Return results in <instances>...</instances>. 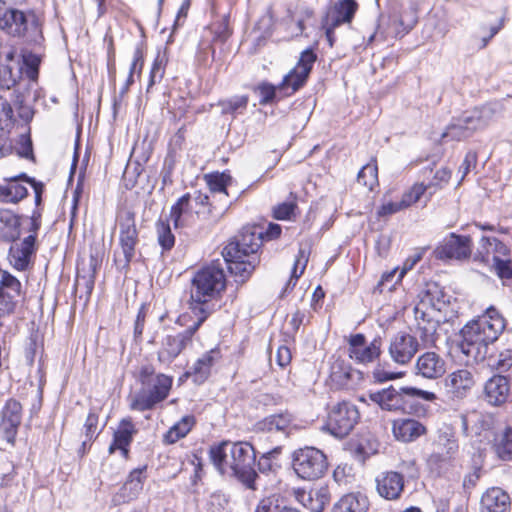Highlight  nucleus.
Segmentation results:
<instances>
[{"mask_svg": "<svg viewBox=\"0 0 512 512\" xmlns=\"http://www.w3.org/2000/svg\"><path fill=\"white\" fill-rule=\"evenodd\" d=\"M504 329V318L494 307H489L483 315L461 329L459 349L468 360L482 361L487 355L488 345L496 341Z\"/></svg>", "mask_w": 512, "mask_h": 512, "instance_id": "obj_1", "label": "nucleus"}, {"mask_svg": "<svg viewBox=\"0 0 512 512\" xmlns=\"http://www.w3.org/2000/svg\"><path fill=\"white\" fill-rule=\"evenodd\" d=\"M225 288L226 276L219 260L198 270L192 278L189 300V309L194 317L204 323L214 312V304L211 302L217 299Z\"/></svg>", "mask_w": 512, "mask_h": 512, "instance_id": "obj_2", "label": "nucleus"}, {"mask_svg": "<svg viewBox=\"0 0 512 512\" xmlns=\"http://www.w3.org/2000/svg\"><path fill=\"white\" fill-rule=\"evenodd\" d=\"M263 237L264 232L261 228L243 227L236 240L223 249L224 262L228 264V269L237 282L244 283L249 279L259 264L257 252Z\"/></svg>", "mask_w": 512, "mask_h": 512, "instance_id": "obj_3", "label": "nucleus"}, {"mask_svg": "<svg viewBox=\"0 0 512 512\" xmlns=\"http://www.w3.org/2000/svg\"><path fill=\"white\" fill-rule=\"evenodd\" d=\"M369 397L383 410L403 412L413 411L415 409V400L421 399L433 402L437 399V395L434 392L412 386H402L399 388L390 386L381 391L370 393Z\"/></svg>", "mask_w": 512, "mask_h": 512, "instance_id": "obj_4", "label": "nucleus"}, {"mask_svg": "<svg viewBox=\"0 0 512 512\" xmlns=\"http://www.w3.org/2000/svg\"><path fill=\"white\" fill-rule=\"evenodd\" d=\"M231 475L236 477L248 489L258 490L265 486L262 476L255 469L256 454L254 447L245 441L235 442Z\"/></svg>", "mask_w": 512, "mask_h": 512, "instance_id": "obj_5", "label": "nucleus"}, {"mask_svg": "<svg viewBox=\"0 0 512 512\" xmlns=\"http://www.w3.org/2000/svg\"><path fill=\"white\" fill-rule=\"evenodd\" d=\"M292 467L296 475L303 480H317L328 469L326 455L315 447H304L294 451Z\"/></svg>", "mask_w": 512, "mask_h": 512, "instance_id": "obj_6", "label": "nucleus"}, {"mask_svg": "<svg viewBox=\"0 0 512 512\" xmlns=\"http://www.w3.org/2000/svg\"><path fill=\"white\" fill-rule=\"evenodd\" d=\"M358 8L356 0H338L327 9L321 19V29L330 47L336 41L335 30L342 25H350Z\"/></svg>", "mask_w": 512, "mask_h": 512, "instance_id": "obj_7", "label": "nucleus"}, {"mask_svg": "<svg viewBox=\"0 0 512 512\" xmlns=\"http://www.w3.org/2000/svg\"><path fill=\"white\" fill-rule=\"evenodd\" d=\"M173 378L159 373L150 383L143 385L131 401V409L146 411L152 409L156 404L164 401L171 390Z\"/></svg>", "mask_w": 512, "mask_h": 512, "instance_id": "obj_8", "label": "nucleus"}, {"mask_svg": "<svg viewBox=\"0 0 512 512\" xmlns=\"http://www.w3.org/2000/svg\"><path fill=\"white\" fill-rule=\"evenodd\" d=\"M357 407L349 401H341L333 405L325 429L336 438L347 436L359 420Z\"/></svg>", "mask_w": 512, "mask_h": 512, "instance_id": "obj_9", "label": "nucleus"}, {"mask_svg": "<svg viewBox=\"0 0 512 512\" xmlns=\"http://www.w3.org/2000/svg\"><path fill=\"white\" fill-rule=\"evenodd\" d=\"M203 324L196 319L194 323L176 335H166L161 341V347L158 350L159 362L169 365L174 359L192 342V337Z\"/></svg>", "mask_w": 512, "mask_h": 512, "instance_id": "obj_10", "label": "nucleus"}, {"mask_svg": "<svg viewBox=\"0 0 512 512\" xmlns=\"http://www.w3.org/2000/svg\"><path fill=\"white\" fill-rule=\"evenodd\" d=\"M119 243L124 256L123 268H127L135 256L138 243V231L135 224V215L131 211H123L118 216Z\"/></svg>", "mask_w": 512, "mask_h": 512, "instance_id": "obj_11", "label": "nucleus"}, {"mask_svg": "<svg viewBox=\"0 0 512 512\" xmlns=\"http://www.w3.org/2000/svg\"><path fill=\"white\" fill-rule=\"evenodd\" d=\"M316 59L317 56L311 49L303 51L297 65L283 78L278 90L286 94L296 92L305 84Z\"/></svg>", "mask_w": 512, "mask_h": 512, "instance_id": "obj_12", "label": "nucleus"}, {"mask_svg": "<svg viewBox=\"0 0 512 512\" xmlns=\"http://www.w3.org/2000/svg\"><path fill=\"white\" fill-rule=\"evenodd\" d=\"M472 252V241L469 236L451 233L436 248L438 259H468Z\"/></svg>", "mask_w": 512, "mask_h": 512, "instance_id": "obj_13", "label": "nucleus"}, {"mask_svg": "<svg viewBox=\"0 0 512 512\" xmlns=\"http://www.w3.org/2000/svg\"><path fill=\"white\" fill-rule=\"evenodd\" d=\"M348 353L351 359L358 363L367 364L375 361L381 355V339L375 338L366 345V338L358 333L351 335L348 340Z\"/></svg>", "mask_w": 512, "mask_h": 512, "instance_id": "obj_14", "label": "nucleus"}, {"mask_svg": "<svg viewBox=\"0 0 512 512\" xmlns=\"http://www.w3.org/2000/svg\"><path fill=\"white\" fill-rule=\"evenodd\" d=\"M22 420V405L15 399L6 401L0 412V433L9 443L14 444Z\"/></svg>", "mask_w": 512, "mask_h": 512, "instance_id": "obj_15", "label": "nucleus"}, {"mask_svg": "<svg viewBox=\"0 0 512 512\" xmlns=\"http://www.w3.org/2000/svg\"><path fill=\"white\" fill-rule=\"evenodd\" d=\"M419 349V343L416 337L406 332L395 334L389 345V355L391 359L400 365L408 364Z\"/></svg>", "mask_w": 512, "mask_h": 512, "instance_id": "obj_16", "label": "nucleus"}, {"mask_svg": "<svg viewBox=\"0 0 512 512\" xmlns=\"http://www.w3.org/2000/svg\"><path fill=\"white\" fill-rule=\"evenodd\" d=\"M475 376L466 368L448 374L444 379V387L452 399L465 398L475 385Z\"/></svg>", "mask_w": 512, "mask_h": 512, "instance_id": "obj_17", "label": "nucleus"}, {"mask_svg": "<svg viewBox=\"0 0 512 512\" xmlns=\"http://www.w3.org/2000/svg\"><path fill=\"white\" fill-rule=\"evenodd\" d=\"M193 203L197 217L209 223H217L223 217L227 206V201H219L201 192L194 194Z\"/></svg>", "mask_w": 512, "mask_h": 512, "instance_id": "obj_18", "label": "nucleus"}, {"mask_svg": "<svg viewBox=\"0 0 512 512\" xmlns=\"http://www.w3.org/2000/svg\"><path fill=\"white\" fill-rule=\"evenodd\" d=\"M424 306L425 303L422 302L414 308L416 332L424 346H435L439 338V321L434 320L430 313L423 309Z\"/></svg>", "mask_w": 512, "mask_h": 512, "instance_id": "obj_19", "label": "nucleus"}, {"mask_svg": "<svg viewBox=\"0 0 512 512\" xmlns=\"http://www.w3.org/2000/svg\"><path fill=\"white\" fill-rule=\"evenodd\" d=\"M20 290V281L8 272H3L0 279V319L14 311Z\"/></svg>", "mask_w": 512, "mask_h": 512, "instance_id": "obj_20", "label": "nucleus"}, {"mask_svg": "<svg viewBox=\"0 0 512 512\" xmlns=\"http://www.w3.org/2000/svg\"><path fill=\"white\" fill-rule=\"evenodd\" d=\"M446 373L445 360L435 352H425L415 363V374L428 380H436Z\"/></svg>", "mask_w": 512, "mask_h": 512, "instance_id": "obj_21", "label": "nucleus"}, {"mask_svg": "<svg viewBox=\"0 0 512 512\" xmlns=\"http://www.w3.org/2000/svg\"><path fill=\"white\" fill-rule=\"evenodd\" d=\"M378 494L386 500H397L404 489V476L396 471H385L375 478Z\"/></svg>", "mask_w": 512, "mask_h": 512, "instance_id": "obj_22", "label": "nucleus"}, {"mask_svg": "<svg viewBox=\"0 0 512 512\" xmlns=\"http://www.w3.org/2000/svg\"><path fill=\"white\" fill-rule=\"evenodd\" d=\"M22 77V67L15 52L9 50L0 54V89L13 88Z\"/></svg>", "mask_w": 512, "mask_h": 512, "instance_id": "obj_23", "label": "nucleus"}, {"mask_svg": "<svg viewBox=\"0 0 512 512\" xmlns=\"http://www.w3.org/2000/svg\"><path fill=\"white\" fill-rule=\"evenodd\" d=\"M295 500L311 512H322L330 502V492L327 486H320L306 491L301 488L293 490Z\"/></svg>", "mask_w": 512, "mask_h": 512, "instance_id": "obj_24", "label": "nucleus"}, {"mask_svg": "<svg viewBox=\"0 0 512 512\" xmlns=\"http://www.w3.org/2000/svg\"><path fill=\"white\" fill-rule=\"evenodd\" d=\"M461 430L465 436H480L493 427L494 418L490 414L472 410L460 415Z\"/></svg>", "mask_w": 512, "mask_h": 512, "instance_id": "obj_25", "label": "nucleus"}, {"mask_svg": "<svg viewBox=\"0 0 512 512\" xmlns=\"http://www.w3.org/2000/svg\"><path fill=\"white\" fill-rule=\"evenodd\" d=\"M498 105L489 103L472 111L465 112L460 118L471 135L480 129L485 128L498 112Z\"/></svg>", "mask_w": 512, "mask_h": 512, "instance_id": "obj_26", "label": "nucleus"}, {"mask_svg": "<svg viewBox=\"0 0 512 512\" xmlns=\"http://www.w3.org/2000/svg\"><path fill=\"white\" fill-rule=\"evenodd\" d=\"M510 495L500 487L488 488L480 499V512H510Z\"/></svg>", "mask_w": 512, "mask_h": 512, "instance_id": "obj_27", "label": "nucleus"}, {"mask_svg": "<svg viewBox=\"0 0 512 512\" xmlns=\"http://www.w3.org/2000/svg\"><path fill=\"white\" fill-rule=\"evenodd\" d=\"M0 28L12 36H22L27 30V17L14 6H0Z\"/></svg>", "mask_w": 512, "mask_h": 512, "instance_id": "obj_28", "label": "nucleus"}, {"mask_svg": "<svg viewBox=\"0 0 512 512\" xmlns=\"http://www.w3.org/2000/svg\"><path fill=\"white\" fill-rule=\"evenodd\" d=\"M510 384L506 376L494 375L484 386V399L492 406H501L508 400Z\"/></svg>", "mask_w": 512, "mask_h": 512, "instance_id": "obj_29", "label": "nucleus"}, {"mask_svg": "<svg viewBox=\"0 0 512 512\" xmlns=\"http://www.w3.org/2000/svg\"><path fill=\"white\" fill-rule=\"evenodd\" d=\"M35 252V235L25 237L21 242H15L10 246L9 261L11 265L20 271L25 270Z\"/></svg>", "mask_w": 512, "mask_h": 512, "instance_id": "obj_30", "label": "nucleus"}, {"mask_svg": "<svg viewBox=\"0 0 512 512\" xmlns=\"http://www.w3.org/2000/svg\"><path fill=\"white\" fill-rule=\"evenodd\" d=\"M426 427L416 419L400 418L392 423V432L399 441L409 443L426 433Z\"/></svg>", "mask_w": 512, "mask_h": 512, "instance_id": "obj_31", "label": "nucleus"}, {"mask_svg": "<svg viewBox=\"0 0 512 512\" xmlns=\"http://www.w3.org/2000/svg\"><path fill=\"white\" fill-rule=\"evenodd\" d=\"M235 442L223 441L218 445L211 446L209 449V458L222 475H231V467L233 461V449Z\"/></svg>", "mask_w": 512, "mask_h": 512, "instance_id": "obj_32", "label": "nucleus"}, {"mask_svg": "<svg viewBox=\"0 0 512 512\" xmlns=\"http://www.w3.org/2000/svg\"><path fill=\"white\" fill-rule=\"evenodd\" d=\"M193 210L195 204L193 197L190 194H185L175 205L172 206L170 212V220L173 222L175 228L191 226L194 224Z\"/></svg>", "mask_w": 512, "mask_h": 512, "instance_id": "obj_33", "label": "nucleus"}, {"mask_svg": "<svg viewBox=\"0 0 512 512\" xmlns=\"http://www.w3.org/2000/svg\"><path fill=\"white\" fill-rule=\"evenodd\" d=\"M220 357L219 349H211L199 357L186 374L193 376L195 382L202 383L208 378L212 367L218 362Z\"/></svg>", "mask_w": 512, "mask_h": 512, "instance_id": "obj_34", "label": "nucleus"}, {"mask_svg": "<svg viewBox=\"0 0 512 512\" xmlns=\"http://www.w3.org/2000/svg\"><path fill=\"white\" fill-rule=\"evenodd\" d=\"M136 429L130 420H122L119 428L114 432L113 442L109 446V453H114L115 450H120L122 456L127 458L129 450L128 446L132 442L133 435Z\"/></svg>", "mask_w": 512, "mask_h": 512, "instance_id": "obj_35", "label": "nucleus"}, {"mask_svg": "<svg viewBox=\"0 0 512 512\" xmlns=\"http://www.w3.org/2000/svg\"><path fill=\"white\" fill-rule=\"evenodd\" d=\"M439 452L433 453L429 461L431 463L438 461L451 460L457 454L459 445L455 435L452 432H442L437 441Z\"/></svg>", "mask_w": 512, "mask_h": 512, "instance_id": "obj_36", "label": "nucleus"}, {"mask_svg": "<svg viewBox=\"0 0 512 512\" xmlns=\"http://www.w3.org/2000/svg\"><path fill=\"white\" fill-rule=\"evenodd\" d=\"M20 236V220L11 210L0 209V240L14 242Z\"/></svg>", "mask_w": 512, "mask_h": 512, "instance_id": "obj_37", "label": "nucleus"}, {"mask_svg": "<svg viewBox=\"0 0 512 512\" xmlns=\"http://www.w3.org/2000/svg\"><path fill=\"white\" fill-rule=\"evenodd\" d=\"M368 499L360 493H349L334 505L333 512H366Z\"/></svg>", "mask_w": 512, "mask_h": 512, "instance_id": "obj_38", "label": "nucleus"}, {"mask_svg": "<svg viewBox=\"0 0 512 512\" xmlns=\"http://www.w3.org/2000/svg\"><path fill=\"white\" fill-rule=\"evenodd\" d=\"M212 198L219 201H227V187L232 181V177L226 173H216L206 176Z\"/></svg>", "mask_w": 512, "mask_h": 512, "instance_id": "obj_39", "label": "nucleus"}, {"mask_svg": "<svg viewBox=\"0 0 512 512\" xmlns=\"http://www.w3.org/2000/svg\"><path fill=\"white\" fill-rule=\"evenodd\" d=\"M19 179L25 181L20 175L18 178H14L6 184L0 185V200L2 202L16 203L27 196L28 190L19 182Z\"/></svg>", "mask_w": 512, "mask_h": 512, "instance_id": "obj_40", "label": "nucleus"}, {"mask_svg": "<svg viewBox=\"0 0 512 512\" xmlns=\"http://www.w3.org/2000/svg\"><path fill=\"white\" fill-rule=\"evenodd\" d=\"M493 449L503 461L512 460V428L507 427L494 438Z\"/></svg>", "mask_w": 512, "mask_h": 512, "instance_id": "obj_41", "label": "nucleus"}, {"mask_svg": "<svg viewBox=\"0 0 512 512\" xmlns=\"http://www.w3.org/2000/svg\"><path fill=\"white\" fill-rule=\"evenodd\" d=\"M195 424V418L192 415H186L180 421L175 423L165 434L164 439L167 443L173 444L179 439L185 437Z\"/></svg>", "mask_w": 512, "mask_h": 512, "instance_id": "obj_42", "label": "nucleus"}, {"mask_svg": "<svg viewBox=\"0 0 512 512\" xmlns=\"http://www.w3.org/2000/svg\"><path fill=\"white\" fill-rule=\"evenodd\" d=\"M292 422L290 414H277L270 415L261 421L258 426L262 431L273 432V431H286Z\"/></svg>", "mask_w": 512, "mask_h": 512, "instance_id": "obj_43", "label": "nucleus"}, {"mask_svg": "<svg viewBox=\"0 0 512 512\" xmlns=\"http://www.w3.org/2000/svg\"><path fill=\"white\" fill-rule=\"evenodd\" d=\"M480 249L481 251L479 253L482 255L483 260L490 254H499L503 256L509 254V248L495 237H482L480 240Z\"/></svg>", "mask_w": 512, "mask_h": 512, "instance_id": "obj_44", "label": "nucleus"}, {"mask_svg": "<svg viewBox=\"0 0 512 512\" xmlns=\"http://www.w3.org/2000/svg\"><path fill=\"white\" fill-rule=\"evenodd\" d=\"M357 182L370 191L378 185V167L375 162L362 167L358 173Z\"/></svg>", "mask_w": 512, "mask_h": 512, "instance_id": "obj_45", "label": "nucleus"}, {"mask_svg": "<svg viewBox=\"0 0 512 512\" xmlns=\"http://www.w3.org/2000/svg\"><path fill=\"white\" fill-rule=\"evenodd\" d=\"M138 484L126 481L119 491L112 497L114 505H121L135 499L141 492Z\"/></svg>", "mask_w": 512, "mask_h": 512, "instance_id": "obj_46", "label": "nucleus"}, {"mask_svg": "<svg viewBox=\"0 0 512 512\" xmlns=\"http://www.w3.org/2000/svg\"><path fill=\"white\" fill-rule=\"evenodd\" d=\"M281 453V447H276L269 452L264 453L257 462L258 471L264 476H270L275 474L276 468L273 463L275 459Z\"/></svg>", "mask_w": 512, "mask_h": 512, "instance_id": "obj_47", "label": "nucleus"}, {"mask_svg": "<svg viewBox=\"0 0 512 512\" xmlns=\"http://www.w3.org/2000/svg\"><path fill=\"white\" fill-rule=\"evenodd\" d=\"M296 200V195L291 192L287 201L280 203L273 208L274 217L278 220L291 219L297 209Z\"/></svg>", "mask_w": 512, "mask_h": 512, "instance_id": "obj_48", "label": "nucleus"}, {"mask_svg": "<svg viewBox=\"0 0 512 512\" xmlns=\"http://www.w3.org/2000/svg\"><path fill=\"white\" fill-rule=\"evenodd\" d=\"M248 104L247 96H234L228 100L219 102L222 114H235L246 109Z\"/></svg>", "mask_w": 512, "mask_h": 512, "instance_id": "obj_49", "label": "nucleus"}, {"mask_svg": "<svg viewBox=\"0 0 512 512\" xmlns=\"http://www.w3.org/2000/svg\"><path fill=\"white\" fill-rule=\"evenodd\" d=\"M431 189V185H424L423 183L414 184L408 191H406L402 198V206L406 209L412 204L420 200L421 196L425 194V191Z\"/></svg>", "mask_w": 512, "mask_h": 512, "instance_id": "obj_50", "label": "nucleus"}, {"mask_svg": "<svg viewBox=\"0 0 512 512\" xmlns=\"http://www.w3.org/2000/svg\"><path fill=\"white\" fill-rule=\"evenodd\" d=\"M493 268L498 277L504 282H512V260L501 259L499 256H493Z\"/></svg>", "mask_w": 512, "mask_h": 512, "instance_id": "obj_51", "label": "nucleus"}, {"mask_svg": "<svg viewBox=\"0 0 512 512\" xmlns=\"http://www.w3.org/2000/svg\"><path fill=\"white\" fill-rule=\"evenodd\" d=\"M23 64L26 67V75L27 77L35 81L38 78L39 65L41 63V58L39 55L34 54L32 52H24L22 54Z\"/></svg>", "mask_w": 512, "mask_h": 512, "instance_id": "obj_52", "label": "nucleus"}, {"mask_svg": "<svg viewBox=\"0 0 512 512\" xmlns=\"http://www.w3.org/2000/svg\"><path fill=\"white\" fill-rule=\"evenodd\" d=\"M471 136L466 129L464 122L459 118L455 123L450 124L446 131L442 134V138H450L452 140H463Z\"/></svg>", "mask_w": 512, "mask_h": 512, "instance_id": "obj_53", "label": "nucleus"}, {"mask_svg": "<svg viewBox=\"0 0 512 512\" xmlns=\"http://www.w3.org/2000/svg\"><path fill=\"white\" fill-rule=\"evenodd\" d=\"M489 365L501 373L510 371L512 368V350L507 349L497 356L491 357Z\"/></svg>", "mask_w": 512, "mask_h": 512, "instance_id": "obj_54", "label": "nucleus"}, {"mask_svg": "<svg viewBox=\"0 0 512 512\" xmlns=\"http://www.w3.org/2000/svg\"><path fill=\"white\" fill-rule=\"evenodd\" d=\"M158 242L164 250H170L174 246L175 238L167 223L159 222L157 224Z\"/></svg>", "mask_w": 512, "mask_h": 512, "instance_id": "obj_55", "label": "nucleus"}, {"mask_svg": "<svg viewBox=\"0 0 512 512\" xmlns=\"http://www.w3.org/2000/svg\"><path fill=\"white\" fill-rule=\"evenodd\" d=\"M278 87H275L269 83H261L255 88V92L259 96V103L261 105H266L271 103L276 97V90Z\"/></svg>", "mask_w": 512, "mask_h": 512, "instance_id": "obj_56", "label": "nucleus"}, {"mask_svg": "<svg viewBox=\"0 0 512 512\" xmlns=\"http://www.w3.org/2000/svg\"><path fill=\"white\" fill-rule=\"evenodd\" d=\"M165 64V54L158 52L150 72V85H153L163 77Z\"/></svg>", "mask_w": 512, "mask_h": 512, "instance_id": "obj_57", "label": "nucleus"}, {"mask_svg": "<svg viewBox=\"0 0 512 512\" xmlns=\"http://www.w3.org/2000/svg\"><path fill=\"white\" fill-rule=\"evenodd\" d=\"M308 259L309 252H307L303 248H300L291 272L293 278H296L298 280L302 276L307 266Z\"/></svg>", "mask_w": 512, "mask_h": 512, "instance_id": "obj_58", "label": "nucleus"}, {"mask_svg": "<svg viewBox=\"0 0 512 512\" xmlns=\"http://www.w3.org/2000/svg\"><path fill=\"white\" fill-rule=\"evenodd\" d=\"M255 512H300L297 509L279 506L273 503L270 499L262 500Z\"/></svg>", "mask_w": 512, "mask_h": 512, "instance_id": "obj_59", "label": "nucleus"}, {"mask_svg": "<svg viewBox=\"0 0 512 512\" xmlns=\"http://www.w3.org/2000/svg\"><path fill=\"white\" fill-rule=\"evenodd\" d=\"M98 415L95 412H90L86 418L84 429L87 441H91L97 435Z\"/></svg>", "mask_w": 512, "mask_h": 512, "instance_id": "obj_60", "label": "nucleus"}, {"mask_svg": "<svg viewBox=\"0 0 512 512\" xmlns=\"http://www.w3.org/2000/svg\"><path fill=\"white\" fill-rule=\"evenodd\" d=\"M228 504V499L225 494L221 492H215L210 495L208 505L212 512H220L225 509Z\"/></svg>", "mask_w": 512, "mask_h": 512, "instance_id": "obj_61", "label": "nucleus"}, {"mask_svg": "<svg viewBox=\"0 0 512 512\" xmlns=\"http://www.w3.org/2000/svg\"><path fill=\"white\" fill-rule=\"evenodd\" d=\"M477 162V156L475 152L469 151L459 167V172L462 173L461 181L465 178V176L470 172L472 167H475Z\"/></svg>", "mask_w": 512, "mask_h": 512, "instance_id": "obj_62", "label": "nucleus"}, {"mask_svg": "<svg viewBox=\"0 0 512 512\" xmlns=\"http://www.w3.org/2000/svg\"><path fill=\"white\" fill-rule=\"evenodd\" d=\"M404 209L405 208L402 206L401 201L388 202V203L383 204L378 209L377 214L380 217H384V216L392 215V214L397 213V212H399L401 210H404Z\"/></svg>", "mask_w": 512, "mask_h": 512, "instance_id": "obj_63", "label": "nucleus"}, {"mask_svg": "<svg viewBox=\"0 0 512 512\" xmlns=\"http://www.w3.org/2000/svg\"><path fill=\"white\" fill-rule=\"evenodd\" d=\"M146 318V307L142 305L137 313L134 323V337L138 339L142 336L144 323Z\"/></svg>", "mask_w": 512, "mask_h": 512, "instance_id": "obj_64", "label": "nucleus"}]
</instances>
